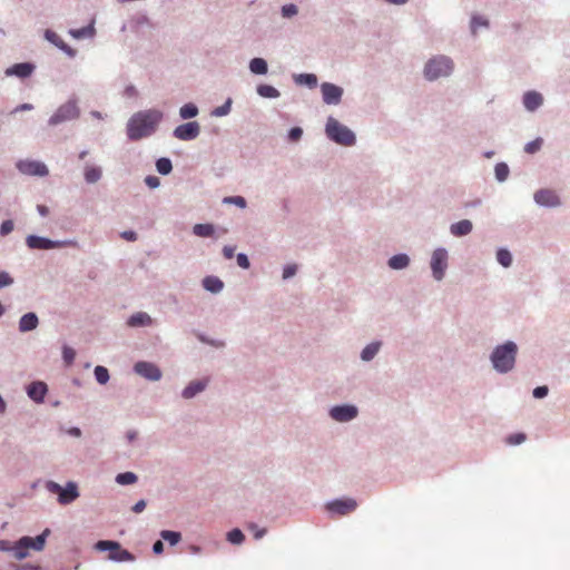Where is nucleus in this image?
Wrapping results in <instances>:
<instances>
[{
	"label": "nucleus",
	"instance_id": "nucleus-1",
	"mask_svg": "<svg viewBox=\"0 0 570 570\" xmlns=\"http://www.w3.org/2000/svg\"><path fill=\"white\" fill-rule=\"evenodd\" d=\"M163 119V112L156 109L135 112L127 124L129 140L136 141L150 136Z\"/></svg>",
	"mask_w": 570,
	"mask_h": 570
},
{
	"label": "nucleus",
	"instance_id": "nucleus-2",
	"mask_svg": "<svg viewBox=\"0 0 570 570\" xmlns=\"http://www.w3.org/2000/svg\"><path fill=\"white\" fill-rule=\"evenodd\" d=\"M517 345L512 341H508L503 345L494 348L491 361L494 370L505 373L510 372L515 363Z\"/></svg>",
	"mask_w": 570,
	"mask_h": 570
},
{
	"label": "nucleus",
	"instance_id": "nucleus-3",
	"mask_svg": "<svg viewBox=\"0 0 570 570\" xmlns=\"http://www.w3.org/2000/svg\"><path fill=\"white\" fill-rule=\"evenodd\" d=\"M326 136L331 140L343 146H353L355 142V135L348 127L338 124L333 118H327L325 127Z\"/></svg>",
	"mask_w": 570,
	"mask_h": 570
},
{
	"label": "nucleus",
	"instance_id": "nucleus-4",
	"mask_svg": "<svg viewBox=\"0 0 570 570\" xmlns=\"http://www.w3.org/2000/svg\"><path fill=\"white\" fill-rule=\"evenodd\" d=\"M49 534V530H45L42 534L31 538L28 535L21 537V539L12 546L13 556L18 560L26 559L28 550L32 549L36 551H42L46 542V537Z\"/></svg>",
	"mask_w": 570,
	"mask_h": 570
},
{
	"label": "nucleus",
	"instance_id": "nucleus-5",
	"mask_svg": "<svg viewBox=\"0 0 570 570\" xmlns=\"http://www.w3.org/2000/svg\"><path fill=\"white\" fill-rule=\"evenodd\" d=\"M453 70V62L445 56H438L428 60L423 75L428 80H434L440 77H448Z\"/></svg>",
	"mask_w": 570,
	"mask_h": 570
},
{
	"label": "nucleus",
	"instance_id": "nucleus-6",
	"mask_svg": "<svg viewBox=\"0 0 570 570\" xmlns=\"http://www.w3.org/2000/svg\"><path fill=\"white\" fill-rule=\"evenodd\" d=\"M96 550L109 551L110 561H135V556L122 549L121 544L117 541H98L96 543Z\"/></svg>",
	"mask_w": 570,
	"mask_h": 570
},
{
	"label": "nucleus",
	"instance_id": "nucleus-7",
	"mask_svg": "<svg viewBox=\"0 0 570 570\" xmlns=\"http://www.w3.org/2000/svg\"><path fill=\"white\" fill-rule=\"evenodd\" d=\"M46 489H48L50 493H56L58 495V502H60L61 505H67L79 498V492L77 491L75 482H68L67 487L62 488L57 482L50 481L46 483Z\"/></svg>",
	"mask_w": 570,
	"mask_h": 570
},
{
	"label": "nucleus",
	"instance_id": "nucleus-8",
	"mask_svg": "<svg viewBox=\"0 0 570 570\" xmlns=\"http://www.w3.org/2000/svg\"><path fill=\"white\" fill-rule=\"evenodd\" d=\"M79 117V108L75 101H68L58 107L53 116L50 117V126L62 124L63 121L77 119Z\"/></svg>",
	"mask_w": 570,
	"mask_h": 570
},
{
	"label": "nucleus",
	"instance_id": "nucleus-9",
	"mask_svg": "<svg viewBox=\"0 0 570 570\" xmlns=\"http://www.w3.org/2000/svg\"><path fill=\"white\" fill-rule=\"evenodd\" d=\"M448 254L445 249H434L432 254L431 268L434 279L441 281L446 269Z\"/></svg>",
	"mask_w": 570,
	"mask_h": 570
},
{
	"label": "nucleus",
	"instance_id": "nucleus-10",
	"mask_svg": "<svg viewBox=\"0 0 570 570\" xmlns=\"http://www.w3.org/2000/svg\"><path fill=\"white\" fill-rule=\"evenodd\" d=\"M18 169L21 174L28 176L45 177L49 174L45 164L38 160H20L18 163Z\"/></svg>",
	"mask_w": 570,
	"mask_h": 570
},
{
	"label": "nucleus",
	"instance_id": "nucleus-11",
	"mask_svg": "<svg viewBox=\"0 0 570 570\" xmlns=\"http://www.w3.org/2000/svg\"><path fill=\"white\" fill-rule=\"evenodd\" d=\"M27 246L31 249H39V250H49L53 248H58L65 245H69L70 242L60 243V242H53L49 238L39 237L36 235H30L26 238Z\"/></svg>",
	"mask_w": 570,
	"mask_h": 570
},
{
	"label": "nucleus",
	"instance_id": "nucleus-12",
	"mask_svg": "<svg viewBox=\"0 0 570 570\" xmlns=\"http://www.w3.org/2000/svg\"><path fill=\"white\" fill-rule=\"evenodd\" d=\"M134 370L136 374L151 382H157L159 381L160 376H163L157 365L146 361H140L136 363Z\"/></svg>",
	"mask_w": 570,
	"mask_h": 570
},
{
	"label": "nucleus",
	"instance_id": "nucleus-13",
	"mask_svg": "<svg viewBox=\"0 0 570 570\" xmlns=\"http://www.w3.org/2000/svg\"><path fill=\"white\" fill-rule=\"evenodd\" d=\"M200 131V127L198 122H186L175 128L174 135L175 138L180 139L183 141L195 139Z\"/></svg>",
	"mask_w": 570,
	"mask_h": 570
},
{
	"label": "nucleus",
	"instance_id": "nucleus-14",
	"mask_svg": "<svg viewBox=\"0 0 570 570\" xmlns=\"http://www.w3.org/2000/svg\"><path fill=\"white\" fill-rule=\"evenodd\" d=\"M321 94H323L325 104L336 105L342 99L343 89L332 82H323V85H321Z\"/></svg>",
	"mask_w": 570,
	"mask_h": 570
},
{
	"label": "nucleus",
	"instance_id": "nucleus-15",
	"mask_svg": "<svg viewBox=\"0 0 570 570\" xmlns=\"http://www.w3.org/2000/svg\"><path fill=\"white\" fill-rule=\"evenodd\" d=\"M327 511L341 515L354 512L356 509V501L354 499L334 500L327 503Z\"/></svg>",
	"mask_w": 570,
	"mask_h": 570
},
{
	"label": "nucleus",
	"instance_id": "nucleus-16",
	"mask_svg": "<svg viewBox=\"0 0 570 570\" xmlns=\"http://www.w3.org/2000/svg\"><path fill=\"white\" fill-rule=\"evenodd\" d=\"M357 410L354 405H337L331 410V416L337 422H347L354 420Z\"/></svg>",
	"mask_w": 570,
	"mask_h": 570
},
{
	"label": "nucleus",
	"instance_id": "nucleus-17",
	"mask_svg": "<svg viewBox=\"0 0 570 570\" xmlns=\"http://www.w3.org/2000/svg\"><path fill=\"white\" fill-rule=\"evenodd\" d=\"M534 202L540 206H559V197L554 194L553 190L541 189L535 191Z\"/></svg>",
	"mask_w": 570,
	"mask_h": 570
},
{
	"label": "nucleus",
	"instance_id": "nucleus-18",
	"mask_svg": "<svg viewBox=\"0 0 570 570\" xmlns=\"http://www.w3.org/2000/svg\"><path fill=\"white\" fill-rule=\"evenodd\" d=\"M46 393L47 385L43 382L37 381L28 385L27 395L37 403H40L45 400Z\"/></svg>",
	"mask_w": 570,
	"mask_h": 570
},
{
	"label": "nucleus",
	"instance_id": "nucleus-19",
	"mask_svg": "<svg viewBox=\"0 0 570 570\" xmlns=\"http://www.w3.org/2000/svg\"><path fill=\"white\" fill-rule=\"evenodd\" d=\"M45 38L47 41L51 42L56 47H58L60 50L67 52L69 56H73L75 51L71 49L67 43L61 39L60 36H58L56 32H53L50 29H46L45 31Z\"/></svg>",
	"mask_w": 570,
	"mask_h": 570
},
{
	"label": "nucleus",
	"instance_id": "nucleus-20",
	"mask_svg": "<svg viewBox=\"0 0 570 570\" xmlns=\"http://www.w3.org/2000/svg\"><path fill=\"white\" fill-rule=\"evenodd\" d=\"M38 327V316L30 312L21 316L19 322V330L21 333H27Z\"/></svg>",
	"mask_w": 570,
	"mask_h": 570
},
{
	"label": "nucleus",
	"instance_id": "nucleus-21",
	"mask_svg": "<svg viewBox=\"0 0 570 570\" xmlns=\"http://www.w3.org/2000/svg\"><path fill=\"white\" fill-rule=\"evenodd\" d=\"M542 104V96L539 92L535 91H529L525 95H523V106L529 111L535 110V108L540 107Z\"/></svg>",
	"mask_w": 570,
	"mask_h": 570
},
{
	"label": "nucleus",
	"instance_id": "nucleus-22",
	"mask_svg": "<svg viewBox=\"0 0 570 570\" xmlns=\"http://www.w3.org/2000/svg\"><path fill=\"white\" fill-rule=\"evenodd\" d=\"M151 317L145 312H138L129 316L128 325L131 327L151 325Z\"/></svg>",
	"mask_w": 570,
	"mask_h": 570
},
{
	"label": "nucleus",
	"instance_id": "nucleus-23",
	"mask_svg": "<svg viewBox=\"0 0 570 570\" xmlns=\"http://www.w3.org/2000/svg\"><path fill=\"white\" fill-rule=\"evenodd\" d=\"M206 386V381H193L191 383L186 386V389L183 390L181 395L185 399H191L194 395L198 394L199 392L204 391Z\"/></svg>",
	"mask_w": 570,
	"mask_h": 570
},
{
	"label": "nucleus",
	"instance_id": "nucleus-24",
	"mask_svg": "<svg viewBox=\"0 0 570 570\" xmlns=\"http://www.w3.org/2000/svg\"><path fill=\"white\" fill-rule=\"evenodd\" d=\"M33 71V66L30 63H18L7 70V75H14L19 78H26Z\"/></svg>",
	"mask_w": 570,
	"mask_h": 570
},
{
	"label": "nucleus",
	"instance_id": "nucleus-25",
	"mask_svg": "<svg viewBox=\"0 0 570 570\" xmlns=\"http://www.w3.org/2000/svg\"><path fill=\"white\" fill-rule=\"evenodd\" d=\"M473 229V225L469 219L459 220L456 224L451 225V234L455 236L469 235Z\"/></svg>",
	"mask_w": 570,
	"mask_h": 570
},
{
	"label": "nucleus",
	"instance_id": "nucleus-26",
	"mask_svg": "<svg viewBox=\"0 0 570 570\" xmlns=\"http://www.w3.org/2000/svg\"><path fill=\"white\" fill-rule=\"evenodd\" d=\"M202 285H204V288L210 293H219L223 287L224 283L214 276H207L202 281Z\"/></svg>",
	"mask_w": 570,
	"mask_h": 570
},
{
	"label": "nucleus",
	"instance_id": "nucleus-27",
	"mask_svg": "<svg viewBox=\"0 0 570 570\" xmlns=\"http://www.w3.org/2000/svg\"><path fill=\"white\" fill-rule=\"evenodd\" d=\"M409 262L406 254H396L390 258L389 265L391 269H403L407 267Z\"/></svg>",
	"mask_w": 570,
	"mask_h": 570
},
{
	"label": "nucleus",
	"instance_id": "nucleus-28",
	"mask_svg": "<svg viewBox=\"0 0 570 570\" xmlns=\"http://www.w3.org/2000/svg\"><path fill=\"white\" fill-rule=\"evenodd\" d=\"M249 70H252V72L254 75H266L267 65H266L265 59H261V58L252 59V61H249Z\"/></svg>",
	"mask_w": 570,
	"mask_h": 570
},
{
	"label": "nucleus",
	"instance_id": "nucleus-29",
	"mask_svg": "<svg viewBox=\"0 0 570 570\" xmlns=\"http://www.w3.org/2000/svg\"><path fill=\"white\" fill-rule=\"evenodd\" d=\"M380 350V342H373L363 348L361 353V357L363 361L368 362L372 361L373 357L377 354Z\"/></svg>",
	"mask_w": 570,
	"mask_h": 570
},
{
	"label": "nucleus",
	"instance_id": "nucleus-30",
	"mask_svg": "<svg viewBox=\"0 0 570 570\" xmlns=\"http://www.w3.org/2000/svg\"><path fill=\"white\" fill-rule=\"evenodd\" d=\"M257 92L261 97L275 99L279 96L278 90L275 87H272L271 85H259L257 88Z\"/></svg>",
	"mask_w": 570,
	"mask_h": 570
},
{
	"label": "nucleus",
	"instance_id": "nucleus-31",
	"mask_svg": "<svg viewBox=\"0 0 570 570\" xmlns=\"http://www.w3.org/2000/svg\"><path fill=\"white\" fill-rule=\"evenodd\" d=\"M193 232L199 237H210L214 234V227L209 224H198L194 225Z\"/></svg>",
	"mask_w": 570,
	"mask_h": 570
},
{
	"label": "nucleus",
	"instance_id": "nucleus-32",
	"mask_svg": "<svg viewBox=\"0 0 570 570\" xmlns=\"http://www.w3.org/2000/svg\"><path fill=\"white\" fill-rule=\"evenodd\" d=\"M137 476L134 472H122L118 473L116 476V482L121 485H128L136 483Z\"/></svg>",
	"mask_w": 570,
	"mask_h": 570
},
{
	"label": "nucleus",
	"instance_id": "nucleus-33",
	"mask_svg": "<svg viewBox=\"0 0 570 570\" xmlns=\"http://www.w3.org/2000/svg\"><path fill=\"white\" fill-rule=\"evenodd\" d=\"M161 538L169 542L170 546H176L181 540L180 532L171 530H163Z\"/></svg>",
	"mask_w": 570,
	"mask_h": 570
},
{
	"label": "nucleus",
	"instance_id": "nucleus-34",
	"mask_svg": "<svg viewBox=\"0 0 570 570\" xmlns=\"http://www.w3.org/2000/svg\"><path fill=\"white\" fill-rule=\"evenodd\" d=\"M94 375H96V380L99 384L104 385L109 382V371L102 365L96 366V370H94Z\"/></svg>",
	"mask_w": 570,
	"mask_h": 570
},
{
	"label": "nucleus",
	"instance_id": "nucleus-35",
	"mask_svg": "<svg viewBox=\"0 0 570 570\" xmlns=\"http://www.w3.org/2000/svg\"><path fill=\"white\" fill-rule=\"evenodd\" d=\"M85 178L87 183H96L100 178V169L98 167L87 166L85 170Z\"/></svg>",
	"mask_w": 570,
	"mask_h": 570
},
{
	"label": "nucleus",
	"instance_id": "nucleus-36",
	"mask_svg": "<svg viewBox=\"0 0 570 570\" xmlns=\"http://www.w3.org/2000/svg\"><path fill=\"white\" fill-rule=\"evenodd\" d=\"M510 170L509 166H507L504 163H499L497 166H494V176H497L498 181H503L509 177Z\"/></svg>",
	"mask_w": 570,
	"mask_h": 570
},
{
	"label": "nucleus",
	"instance_id": "nucleus-37",
	"mask_svg": "<svg viewBox=\"0 0 570 570\" xmlns=\"http://www.w3.org/2000/svg\"><path fill=\"white\" fill-rule=\"evenodd\" d=\"M157 171L161 175H168L171 171V161L168 158H159L156 163Z\"/></svg>",
	"mask_w": 570,
	"mask_h": 570
},
{
	"label": "nucleus",
	"instance_id": "nucleus-38",
	"mask_svg": "<svg viewBox=\"0 0 570 570\" xmlns=\"http://www.w3.org/2000/svg\"><path fill=\"white\" fill-rule=\"evenodd\" d=\"M76 352L72 347L68 345L62 346V360L66 362L67 366H71L75 362Z\"/></svg>",
	"mask_w": 570,
	"mask_h": 570
},
{
	"label": "nucleus",
	"instance_id": "nucleus-39",
	"mask_svg": "<svg viewBox=\"0 0 570 570\" xmlns=\"http://www.w3.org/2000/svg\"><path fill=\"white\" fill-rule=\"evenodd\" d=\"M197 115V107L194 104H186L180 108V117L191 119Z\"/></svg>",
	"mask_w": 570,
	"mask_h": 570
},
{
	"label": "nucleus",
	"instance_id": "nucleus-40",
	"mask_svg": "<svg viewBox=\"0 0 570 570\" xmlns=\"http://www.w3.org/2000/svg\"><path fill=\"white\" fill-rule=\"evenodd\" d=\"M296 82L305 83L309 88H313L316 85V77L314 73H301L296 77Z\"/></svg>",
	"mask_w": 570,
	"mask_h": 570
},
{
	"label": "nucleus",
	"instance_id": "nucleus-41",
	"mask_svg": "<svg viewBox=\"0 0 570 570\" xmlns=\"http://www.w3.org/2000/svg\"><path fill=\"white\" fill-rule=\"evenodd\" d=\"M497 258H498L499 264H501L503 267H509L511 265V262H512L511 254L507 249L498 250Z\"/></svg>",
	"mask_w": 570,
	"mask_h": 570
},
{
	"label": "nucleus",
	"instance_id": "nucleus-42",
	"mask_svg": "<svg viewBox=\"0 0 570 570\" xmlns=\"http://www.w3.org/2000/svg\"><path fill=\"white\" fill-rule=\"evenodd\" d=\"M227 538L232 544H240L244 541L243 532L239 529L229 531Z\"/></svg>",
	"mask_w": 570,
	"mask_h": 570
},
{
	"label": "nucleus",
	"instance_id": "nucleus-43",
	"mask_svg": "<svg viewBox=\"0 0 570 570\" xmlns=\"http://www.w3.org/2000/svg\"><path fill=\"white\" fill-rule=\"evenodd\" d=\"M92 35H94V27L91 24L87 26L85 28H81V29L71 30V36H73V38H76V39H80L82 37L92 36Z\"/></svg>",
	"mask_w": 570,
	"mask_h": 570
},
{
	"label": "nucleus",
	"instance_id": "nucleus-44",
	"mask_svg": "<svg viewBox=\"0 0 570 570\" xmlns=\"http://www.w3.org/2000/svg\"><path fill=\"white\" fill-rule=\"evenodd\" d=\"M224 203L234 204L240 208L246 207V199L242 196H229L224 198Z\"/></svg>",
	"mask_w": 570,
	"mask_h": 570
},
{
	"label": "nucleus",
	"instance_id": "nucleus-45",
	"mask_svg": "<svg viewBox=\"0 0 570 570\" xmlns=\"http://www.w3.org/2000/svg\"><path fill=\"white\" fill-rule=\"evenodd\" d=\"M541 145H542V139L541 138H537V139H534L532 141H529L527 144V146H525V153L534 154V153L540 150Z\"/></svg>",
	"mask_w": 570,
	"mask_h": 570
},
{
	"label": "nucleus",
	"instance_id": "nucleus-46",
	"mask_svg": "<svg viewBox=\"0 0 570 570\" xmlns=\"http://www.w3.org/2000/svg\"><path fill=\"white\" fill-rule=\"evenodd\" d=\"M488 26V21L480 17V16H474L473 19H472V32L475 35L476 32V29L479 27H487Z\"/></svg>",
	"mask_w": 570,
	"mask_h": 570
},
{
	"label": "nucleus",
	"instance_id": "nucleus-47",
	"mask_svg": "<svg viewBox=\"0 0 570 570\" xmlns=\"http://www.w3.org/2000/svg\"><path fill=\"white\" fill-rule=\"evenodd\" d=\"M282 13H283V17H285V18L295 17L297 13V8L295 4L283 6Z\"/></svg>",
	"mask_w": 570,
	"mask_h": 570
},
{
	"label": "nucleus",
	"instance_id": "nucleus-48",
	"mask_svg": "<svg viewBox=\"0 0 570 570\" xmlns=\"http://www.w3.org/2000/svg\"><path fill=\"white\" fill-rule=\"evenodd\" d=\"M527 440V435L523 433L511 434L508 439V443L511 445L522 444Z\"/></svg>",
	"mask_w": 570,
	"mask_h": 570
},
{
	"label": "nucleus",
	"instance_id": "nucleus-49",
	"mask_svg": "<svg viewBox=\"0 0 570 570\" xmlns=\"http://www.w3.org/2000/svg\"><path fill=\"white\" fill-rule=\"evenodd\" d=\"M230 109V101L228 100L227 104L214 109L213 115L217 117L226 116L229 114Z\"/></svg>",
	"mask_w": 570,
	"mask_h": 570
},
{
	"label": "nucleus",
	"instance_id": "nucleus-50",
	"mask_svg": "<svg viewBox=\"0 0 570 570\" xmlns=\"http://www.w3.org/2000/svg\"><path fill=\"white\" fill-rule=\"evenodd\" d=\"M13 284V278L10 277L9 273L0 272V288L10 286Z\"/></svg>",
	"mask_w": 570,
	"mask_h": 570
},
{
	"label": "nucleus",
	"instance_id": "nucleus-51",
	"mask_svg": "<svg viewBox=\"0 0 570 570\" xmlns=\"http://www.w3.org/2000/svg\"><path fill=\"white\" fill-rule=\"evenodd\" d=\"M302 128L301 127H293L291 128L288 132V138L291 141H297L302 138Z\"/></svg>",
	"mask_w": 570,
	"mask_h": 570
},
{
	"label": "nucleus",
	"instance_id": "nucleus-52",
	"mask_svg": "<svg viewBox=\"0 0 570 570\" xmlns=\"http://www.w3.org/2000/svg\"><path fill=\"white\" fill-rule=\"evenodd\" d=\"M236 262H237V265L239 267H242L243 269H248L249 262H248L247 255H245V254H237Z\"/></svg>",
	"mask_w": 570,
	"mask_h": 570
},
{
	"label": "nucleus",
	"instance_id": "nucleus-53",
	"mask_svg": "<svg viewBox=\"0 0 570 570\" xmlns=\"http://www.w3.org/2000/svg\"><path fill=\"white\" fill-rule=\"evenodd\" d=\"M13 222L8 219V220H4L1 225V229H0V233L1 235H9L12 230H13Z\"/></svg>",
	"mask_w": 570,
	"mask_h": 570
},
{
	"label": "nucleus",
	"instance_id": "nucleus-54",
	"mask_svg": "<svg viewBox=\"0 0 570 570\" xmlns=\"http://www.w3.org/2000/svg\"><path fill=\"white\" fill-rule=\"evenodd\" d=\"M548 394V387L546 385L537 386L533 390V396L535 399H542Z\"/></svg>",
	"mask_w": 570,
	"mask_h": 570
},
{
	"label": "nucleus",
	"instance_id": "nucleus-55",
	"mask_svg": "<svg viewBox=\"0 0 570 570\" xmlns=\"http://www.w3.org/2000/svg\"><path fill=\"white\" fill-rule=\"evenodd\" d=\"M295 274H296V265L285 266V268L283 271V278L288 279V278L293 277Z\"/></svg>",
	"mask_w": 570,
	"mask_h": 570
},
{
	"label": "nucleus",
	"instance_id": "nucleus-56",
	"mask_svg": "<svg viewBox=\"0 0 570 570\" xmlns=\"http://www.w3.org/2000/svg\"><path fill=\"white\" fill-rule=\"evenodd\" d=\"M146 186L150 188H156L159 186V179L157 176H149L145 178Z\"/></svg>",
	"mask_w": 570,
	"mask_h": 570
},
{
	"label": "nucleus",
	"instance_id": "nucleus-57",
	"mask_svg": "<svg viewBox=\"0 0 570 570\" xmlns=\"http://www.w3.org/2000/svg\"><path fill=\"white\" fill-rule=\"evenodd\" d=\"M145 508H146V501L140 500L135 503V505L132 507V511H134V513H141L145 510Z\"/></svg>",
	"mask_w": 570,
	"mask_h": 570
},
{
	"label": "nucleus",
	"instance_id": "nucleus-58",
	"mask_svg": "<svg viewBox=\"0 0 570 570\" xmlns=\"http://www.w3.org/2000/svg\"><path fill=\"white\" fill-rule=\"evenodd\" d=\"M223 255L225 259H232L233 255H235V248L230 246H225L223 249Z\"/></svg>",
	"mask_w": 570,
	"mask_h": 570
},
{
	"label": "nucleus",
	"instance_id": "nucleus-59",
	"mask_svg": "<svg viewBox=\"0 0 570 570\" xmlns=\"http://www.w3.org/2000/svg\"><path fill=\"white\" fill-rule=\"evenodd\" d=\"M121 238L128 242H134L136 239V234L132 230H126L121 233Z\"/></svg>",
	"mask_w": 570,
	"mask_h": 570
},
{
	"label": "nucleus",
	"instance_id": "nucleus-60",
	"mask_svg": "<svg viewBox=\"0 0 570 570\" xmlns=\"http://www.w3.org/2000/svg\"><path fill=\"white\" fill-rule=\"evenodd\" d=\"M153 551L156 554L161 553L164 551V543H163V541H156V543H154V546H153Z\"/></svg>",
	"mask_w": 570,
	"mask_h": 570
},
{
	"label": "nucleus",
	"instance_id": "nucleus-61",
	"mask_svg": "<svg viewBox=\"0 0 570 570\" xmlns=\"http://www.w3.org/2000/svg\"><path fill=\"white\" fill-rule=\"evenodd\" d=\"M0 549L3 551H11V547L8 541H0Z\"/></svg>",
	"mask_w": 570,
	"mask_h": 570
},
{
	"label": "nucleus",
	"instance_id": "nucleus-62",
	"mask_svg": "<svg viewBox=\"0 0 570 570\" xmlns=\"http://www.w3.org/2000/svg\"><path fill=\"white\" fill-rule=\"evenodd\" d=\"M39 214L45 216L49 213V209L45 205H38Z\"/></svg>",
	"mask_w": 570,
	"mask_h": 570
},
{
	"label": "nucleus",
	"instance_id": "nucleus-63",
	"mask_svg": "<svg viewBox=\"0 0 570 570\" xmlns=\"http://www.w3.org/2000/svg\"><path fill=\"white\" fill-rule=\"evenodd\" d=\"M69 434L76 436V438H79L80 436V429L78 428H73V429H69Z\"/></svg>",
	"mask_w": 570,
	"mask_h": 570
},
{
	"label": "nucleus",
	"instance_id": "nucleus-64",
	"mask_svg": "<svg viewBox=\"0 0 570 570\" xmlns=\"http://www.w3.org/2000/svg\"><path fill=\"white\" fill-rule=\"evenodd\" d=\"M31 108H32V106H31V105H29V104H22V105H20L19 107H17V108H16V111H20V110H29V109H31Z\"/></svg>",
	"mask_w": 570,
	"mask_h": 570
}]
</instances>
